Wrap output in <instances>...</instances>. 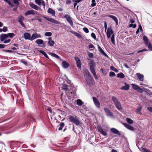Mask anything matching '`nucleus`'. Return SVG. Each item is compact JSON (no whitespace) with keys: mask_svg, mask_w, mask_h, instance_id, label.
<instances>
[{"mask_svg":"<svg viewBox=\"0 0 152 152\" xmlns=\"http://www.w3.org/2000/svg\"><path fill=\"white\" fill-rule=\"evenodd\" d=\"M20 24L24 28H26V26L25 25L24 23H23V22L20 23Z\"/></svg>","mask_w":152,"mask_h":152,"instance_id":"56","label":"nucleus"},{"mask_svg":"<svg viewBox=\"0 0 152 152\" xmlns=\"http://www.w3.org/2000/svg\"><path fill=\"white\" fill-rule=\"evenodd\" d=\"M64 18H65L67 21L72 26H73V22L72 21V18L70 15H65Z\"/></svg>","mask_w":152,"mask_h":152,"instance_id":"11","label":"nucleus"},{"mask_svg":"<svg viewBox=\"0 0 152 152\" xmlns=\"http://www.w3.org/2000/svg\"><path fill=\"white\" fill-rule=\"evenodd\" d=\"M110 69L111 70L114 71L115 72H118V71L116 68H115L113 66H110Z\"/></svg>","mask_w":152,"mask_h":152,"instance_id":"38","label":"nucleus"},{"mask_svg":"<svg viewBox=\"0 0 152 152\" xmlns=\"http://www.w3.org/2000/svg\"><path fill=\"white\" fill-rule=\"evenodd\" d=\"M35 2L39 5L41 4L44 7L45 6V2L43 0H35Z\"/></svg>","mask_w":152,"mask_h":152,"instance_id":"20","label":"nucleus"},{"mask_svg":"<svg viewBox=\"0 0 152 152\" xmlns=\"http://www.w3.org/2000/svg\"><path fill=\"white\" fill-rule=\"evenodd\" d=\"M131 85L132 88L137 92L140 93L143 92L144 91L143 89L137 85L134 84H132Z\"/></svg>","mask_w":152,"mask_h":152,"instance_id":"7","label":"nucleus"},{"mask_svg":"<svg viewBox=\"0 0 152 152\" xmlns=\"http://www.w3.org/2000/svg\"><path fill=\"white\" fill-rule=\"evenodd\" d=\"M69 119L70 121L75 124L76 125H79L80 124V121L75 115H70L69 116Z\"/></svg>","mask_w":152,"mask_h":152,"instance_id":"3","label":"nucleus"},{"mask_svg":"<svg viewBox=\"0 0 152 152\" xmlns=\"http://www.w3.org/2000/svg\"><path fill=\"white\" fill-rule=\"evenodd\" d=\"M83 30L85 32L87 33H88L89 32V30L88 28H87L84 27L83 28Z\"/></svg>","mask_w":152,"mask_h":152,"instance_id":"50","label":"nucleus"},{"mask_svg":"<svg viewBox=\"0 0 152 152\" xmlns=\"http://www.w3.org/2000/svg\"><path fill=\"white\" fill-rule=\"evenodd\" d=\"M19 0H13V2L15 4L18 6L19 5Z\"/></svg>","mask_w":152,"mask_h":152,"instance_id":"43","label":"nucleus"},{"mask_svg":"<svg viewBox=\"0 0 152 152\" xmlns=\"http://www.w3.org/2000/svg\"><path fill=\"white\" fill-rule=\"evenodd\" d=\"M24 38L26 40H28L31 41V34L25 32L24 33Z\"/></svg>","mask_w":152,"mask_h":152,"instance_id":"16","label":"nucleus"},{"mask_svg":"<svg viewBox=\"0 0 152 152\" xmlns=\"http://www.w3.org/2000/svg\"><path fill=\"white\" fill-rule=\"evenodd\" d=\"M7 34L8 37H9L11 38H13L15 36V34L13 33H9Z\"/></svg>","mask_w":152,"mask_h":152,"instance_id":"40","label":"nucleus"},{"mask_svg":"<svg viewBox=\"0 0 152 152\" xmlns=\"http://www.w3.org/2000/svg\"><path fill=\"white\" fill-rule=\"evenodd\" d=\"M35 42L38 45H42V47H45L46 46L47 42H44L42 39H37L35 41Z\"/></svg>","mask_w":152,"mask_h":152,"instance_id":"10","label":"nucleus"},{"mask_svg":"<svg viewBox=\"0 0 152 152\" xmlns=\"http://www.w3.org/2000/svg\"><path fill=\"white\" fill-rule=\"evenodd\" d=\"M51 55L52 56L54 57L57 59H59V57L58 55L55 53H51Z\"/></svg>","mask_w":152,"mask_h":152,"instance_id":"45","label":"nucleus"},{"mask_svg":"<svg viewBox=\"0 0 152 152\" xmlns=\"http://www.w3.org/2000/svg\"><path fill=\"white\" fill-rule=\"evenodd\" d=\"M62 66L65 69L67 68L69 66V64L65 61H64L62 62Z\"/></svg>","mask_w":152,"mask_h":152,"instance_id":"31","label":"nucleus"},{"mask_svg":"<svg viewBox=\"0 0 152 152\" xmlns=\"http://www.w3.org/2000/svg\"><path fill=\"white\" fill-rule=\"evenodd\" d=\"M75 59L76 61L77 67L79 68H81V63L79 58L78 57H75Z\"/></svg>","mask_w":152,"mask_h":152,"instance_id":"18","label":"nucleus"},{"mask_svg":"<svg viewBox=\"0 0 152 152\" xmlns=\"http://www.w3.org/2000/svg\"><path fill=\"white\" fill-rule=\"evenodd\" d=\"M97 128L98 131L102 135L105 136L107 135V131L104 129L101 126H97Z\"/></svg>","mask_w":152,"mask_h":152,"instance_id":"6","label":"nucleus"},{"mask_svg":"<svg viewBox=\"0 0 152 152\" xmlns=\"http://www.w3.org/2000/svg\"><path fill=\"white\" fill-rule=\"evenodd\" d=\"M106 16L112 18L115 22L116 25L118 24V20L117 18L115 16L112 15H107Z\"/></svg>","mask_w":152,"mask_h":152,"instance_id":"30","label":"nucleus"},{"mask_svg":"<svg viewBox=\"0 0 152 152\" xmlns=\"http://www.w3.org/2000/svg\"><path fill=\"white\" fill-rule=\"evenodd\" d=\"M18 21L19 23L20 22H23V21L24 20V18L23 17L22 15H20L18 17Z\"/></svg>","mask_w":152,"mask_h":152,"instance_id":"32","label":"nucleus"},{"mask_svg":"<svg viewBox=\"0 0 152 152\" xmlns=\"http://www.w3.org/2000/svg\"><path fill=\"white\" fill-rule=\"evenodd\" d=\"M142 109V107L141 106H140L139 107L137 108L136 111L137 113L138 114H141V110Z\"/></svg>","mask_w":152,"mask_h":152,"instance_id":"36","label":"nucleus"},{"mask_svg":"<svg viewBox=\"0 0 152 152\" xmlns=\"http://www.w3.org/2000/svg\"><path fill=\"white\" fill-rule=\"evenodd\" d=\"M47 12L51 14L52 16H55V11L54 10L50 8H49L48 9Z\"/></svg>","mask_w":152,"mask_h":152,"instance_id":"27","label":"nucleus"},{"mask_svg":"<svg viewBox=\"0 0 152 152\" xmlns=\"http://www.w3.org/2000/svg\"><path fill=\"white\" fill-rule=\"evenodd\" d=\"M39 52L42 54L46 58H49L48 56L45 52L41 50H40Z\"/></svg>","mask_w":152,"mask_h":152,"instance_id":"37","label":"nucleus"},{"mask_svg":"<svg viewBox=\"0 0 152 152\" xmlns=\"http://www.w3.org/2000/svg\"><path fill=\"white\" fill-rule=\"evenodd\" d=\"M112 100L114 103L117 109L119 110H122V108L121 107L120 102L115 96L113 97Z\"/></svg>","mask_w":152,"mask_h":152,"instance_id":"4","label":"nucleus"},{"mask_svg":"<svg viewBox=\"0 0 152 152\" xmlns=\"http://www.w3.org/2000/svg\"><path fill=\"white\" fill-rule=\"evenodd\" d=\"M9 5H10L11 7H13V6H14V5L11 3V2L10 1H9V2H8L7 3Z\"/></svg>","mask_w":152,"mask_h":152,"instance_id":"63","label":"nucleus"},{"mask_svg":"<svg viewBox=\"0 0 152 152\" xmlns=\"http://www.w3.org/2000/svg\"><path fill=\"white\" fill-rule=\"evenodd\" d=\"M98 48L99 52L103 55H104L105 56L108 57V56L104 52V51L100 47V46L98 45Z\"/></svg>","mask_w":152,"mask_h":152,"instance_id":"21","label":"nucleus"},{"mask_svg":"<svg viewBox=\"0 0 152 152\" xmlns=\"http://www.w3.org/2000/svg\"><path fill=\"white\" fill-rule=\"evenodd\" d=\"M37 11H35L34 10H28L25 13L24 15L26 16L28 15L32 14L34 15L35 14H37Z\"/></svg>","mask_w":152,"mask_h":152,"instance_id":"17","label":"nucleus"},{"mask_svg":"<svg viewBox=\"0 0 152 152\" xmlns=\"http://www.w3.org/2000/svg\"><path fill=\"white\" fill-rule=\"evenodd\" d=\"M70 32L79 38H81L82 36L80 34L74 31H71Z\"/></svg>","mask_w":152,"mask_h":152,"instance_id":"29","label":"nucleus"},{"mask_svg":"<svg viewBox=\"0 0 152 152\" xmlns=\"http://www.w3.org/2000/svg\"><path fill=\"white\" fill-rule=\"evenodd\" d=\"M2 31L4 32H5L6 31H7V28L6 26H4L3 29Z\"/></svg>","mask_w":152,"mask_h":152,"instance_id":"53","label":"nucleus"},{"mask_svg":"<svg viewBox=\"0 0 152 152\" xmlns=\"http://www.w3.org/2000/svg\"><path fill=\"white\" fill-rule=\"evenodd\" d=\"M77 104L79 106H81L83 104V102L80 99H78L77 100Z\"/></svg>","mask_w":152,"mask_h":152,"instance_id":"33","label":"nucleus"},{"mask_svg":"<svg viewBox=\"0 0 152 152\" xmlns=\"http://www.w3.org/2000/svg\"><path fill=\"white\" fill-rule=\"evenodd\" d=\"M41 37V35L39 34H38L37 33H34L32 34L31 35V41H32L36 39L40 38Z\"/></svg>","mask_w":152,"mask_h":152,"instance_id":"15","label":"nucleus"},{"mask_svg":"<svg viewBox=\"0 0 152 152\" xmlns=\"http://www.w3.org/2000/svg\"><path fill=\"white\" fill-rule=\"evenodd\" d=\"M104 110L107 116L112 117L113 116V114L111 111L107 108L105 107Z\"/></svg>","mask_w":152,"mask_h":152,"instance_id":"19","label":"nucleus"},{"mask_svg":"<svg viewBox=\"0 0 152 152\" xmlns=\"http://www.w3.org/2000/svg\"><path fill=\"white\" fill-rule=\"evenodd\" d=\"M88 47L89 48L92 50H93L94 49V45L92 44L89 45Z\"/></svg>","mask_w":152,"mask_h":152,"instance_id":"54","label":"nucleus"},{"mask_svg":"<svg viewBox=\"0 0 152 152\" xmlns=\"http://www.w3.org/2000/svg\"><path fill=\"white\" fill-rule=\"evenodd\" d=\"M85 78L88 85H90L92 83L94 79L88 70L85 71Z\"/></svg>","mask_w":152,"mask_h":152,"instance_id":"2","label":"nucleus"},{"mask_svg":"<svg viewBox=\"0 0 152 152\" xmlns=\"http://www.w3.org/2000/svg\"><path fill=\"white\" fill-rule=\"evenodd\" d=\"M72 84H70V88L69 91H70V93L73 95H75L76 94V89L74 87Z\"/></svg>","mask_w":152,"mask_h":152,"instance_id":"14","label":"nucleus"},{"mask_svg":"<svg viewBox=\"0 0 152 152\" xmlns=\"http://www.w3.org/2000/svg\"><path fill=\"white\" fill-rule=\"evenodd\" d=\"M115 75V73L112 72H110L109 76L110 77L114 76Z\"/></svg>","mask_w":152,"mask_h":152,"instance_id":"49","label":"nucleus"},{"mask_svg":"<svg viewBox=\"0 0 152 152\" xmlns=\"http://www.w3.org/2000/svg\"><path fill=\"white\" fill-rule=\"evenodd\" d=\"M110 131L114 134H115L119 135H121V134L119 132L117 129L115 128H111L110 129Z\"/></svg>","mask_w":152,"mask_h":152,"instance_id":"22","label":"nucleus"},{"mask_svg":"<svg viewBox=\"0 0 152 152\" xmlns=\"http://www.w3.org/2000/svg\"><path fill=\"white\" fill-rule=\"evenodd\" d=\"M117 77L120 78H124L125 77V76L123 73H120L117 74Z\"/></svg>","mask_w":152,"mask_h":152,"instance_id":"35","label":"nucleus"},{"mask_svg":"<svg viewBox=\"0 0 152 152\" xmlns=\"http://www.w3.org/2000/svg\"><path fill=\"white\" fill-rule=\"evenodd\" d=\"M130 27H132L133 28H135L136 27V24H131L129 25Z\"/></svg>","mask_w":152,"mask_h":152,"instance_id":"52","label":"nucleus"},{"mask_svg":"<svg viewBox=\"0 0 152 152\" xmlns=\"http://www.w3.org/2000/svg\"><path fill=\"white\" fill-rule=\"evenodd\" d=\"M43 18L51 22L52 23H53L54 24H61L62 23L54 19L49 18H47L45 16H44Z\"/></svg>","mask_w":152,"mask_h":152,"instance_id":"9","label":"nucleus"},{"mask_svg":"<svg viewBox=\"0 0 152 152\" xmlns=\"http://www.w3.org/2000/svg\"><path fill=\"white\" fill-rule=\"evenodd\" d=\"M111 41L113 44H115L114 34H113L112 35L111 38Z\"/></svg>","mask_w":152,"mask_h":152,"instance_id":"42","label":"nucleus"},{"mask_svg":"<svg viewBox=\"0 0 152 152\" xmlns=\"http://www.w3.org/2000/svg\"><path fill=\"white\" fill-rule=\"evenodd\" d=\"M7 34H2L0 36V40L1 41H3L7 37Z\"/></svg>","mask_w":152,"mask_h":152,"instance_id":"24","label":"nucleus"},{"mask_svg":"<svg viewBox=\"0 0 152 152\" xmlns=\"http://www.w3.org/2000/svg\"><path fill=\"white\" fill-rule=\"evenodd\" d=\"M52 35V34L51 32H46L45 34L44 35L45 36L50 37Z\"/></svg>","mask_w":152,"mask_h":152,"instance_id":"44","label":"nucleus"},{"mask_svg":"<svg viewBox=\"0 0 152 152\" xmlns=\"http://www.w3.org/2000/svg\"><path fill=\"white\" fill-rule=\"evenodd\" d=\"M87 54L88 57L90 58H91L93 57V54L92 53L88 52L87 53Z\"/></svg>","mask_w":152,"mask_h":152,"instance_id":"47","label":"nucleus"},{"mask_svg":"<svg viewBox=\"0 0 152 152\" xmlns=\"http://www.w3.org/2000/svg\"><path fill=\"white\" fill-rule=\"evenodd\" d=\"M6 46V45L4 44H0V48H3Z\"/></svg>","mask_w":152,"mask_h":152,"instance_id":"58","label":"nucleus"},{"mask_svg":"<svg viewBox=\"0 0 152 152\" xmlns=\"http://www.w3.org/2000/svg\"><path fill=\"white\" fill-rule=\"evenodd\" d=\"M147 109L149 111L152 113V107H148Z\"/></svg>","mask_w":152,"mask_h":152,"instance_id":"59","label":"nucleus"},{"mask_svg":"<svg viewBox=\"0 0 152 152\" xmlns=\"http://www.w3.org/2000/svg\"><path fill=\"white\" fill-rule=\"evenodd\" d=\"M143 39L145 44L148 46L149 50L152 51V45L151 43L149 42L148 37L145 36H144L143 37Z\"/></svg>","mask_w":152,"mask_h":152,"instance_id":"5","label":"nucleus"},{"mask_svg":"<svg viewBox=\"0 0 152 152\" xmlns=\"http://www.w3.org/2000/svg\"><path fill=\"white\" fill-rule=\"evenodd\" d=\"M64 123L63 122L61 123L60 125V127L58 128V130L59 131L61 130H62L63 128L64 127Z\"/></svg>","mask_w":152,"mask_h":152,"instance_id":"41","label":"nucleus"},{"mask_svg":"<svg viewBox=\"0 0 152 152\" xmlns=\"http://www.w3.org/2000/svg\"><path fill=\"white\" fill-rule=\"evenodd\" d=\"M91 2L92 4H91V6L92 7H94L96 5V4L95 3L96 1L95 0H92Z\"/></svg>","mask_w":152,"mask_h":152,"instance_id":"46","label":"nucleus"},{"mask_svg":"<svg viewBox=\"0 0 152 152\" xmlns=\"http://www.w3.org/2000/svg\"><path fill=\"white\" fill-rule=\"evenodd\" d=\"M48 43L50 46H53L55 44V42L54 41L50 42H48Z\"/></svg>","mask_w":152,"mask_h":152,"instance_id":"39","label":"nucleus"},{"mask_svg":"<svg viewBox=\"0 0 152 152\" xmlns=\"http://www.w3.org/2000/svg\"><path fill=\"white\" fill-rule=\"evenodd\" d=\"M91 36L95 40H96V36L95 34L94 33H92L91 34Z\"/></svg>","mask_w":152,"mask_h":152,"instance_id":"48","label":"nucleus"},{"mask_svg":"<svg viewBox=\"0 0 152 152\" xmlns=\"http://www.w3.org/2000/svg\"><path fill=\"white\" fill-rule=\"evenodd\" d=\"M69 88H70V84H64L62 85V89L67 94V93L69 91Z\"/></svg>","mask_w":152,"mask_h":152,"instance_id":"8","label":"nucleus"},{"mask_svg":"<svg viewBox=\"0 0 152 152\" xmlns=\"http://www.w3.org/2000/svg\"><path fill=\"white\" fill-rule=\"evenodd\" d=\"M138 29L140 30L141 31L142 30V26H141V25H139V28H138Z\"/></svg>","mask_w":152,"mask_h":152,"instance_id":"64","label":"nucleus"},{"mask_svg":"<svg viewBox=\"0 0 152 152\" xmlns=\"http://www.w3.org/2000/svg\"><path fill=\"white\" fill-rule=\"evenodd\" d=\"M136 75L137 76L139 80L142 81L144 80V76L143 75L140 74L139 73H137Z\"/></svg>","mask_w":152,"mask_h":152,"instance_id":"26","label":"nucleus"},{"mask_svg":"<svg viewBox=\"0 0 152 152\" xmlns=\"http://www.w3.org/2000/svg\"><path fill=\"white\" fill-rule=\"evenodd\" d=\"M126 121L128 123L130 124H132L134 123L133 121L129 118H127Z\"/></svg>","mask_w":152,"mask_h":152,"instance_id":"34","label":"nucleus"},{"mask_svg":"<svg viewBox=\"0 0 152 152\" xmlns=\"http://www.w3.org/2000/svg\"><path fill=\"white\" fill-rule=\"evenodd\" d=\"M71 3V0H66V3L67 4H69Z\"/></svg>","mask_w":152,"mask_h":152,"instance_id":"57","label":"nucleus"},{"mask_svg":"<svg viewBox=\"0 0 152 152\" xmlns=\"http://www.w3.org/2000/svg\"><path fill=\"white\" fill-rule=\"evenodd\" d=\"M30 6L32 8L36 10H38L39 8L38 7L37 5H36L34 4L33 3L31 2L29 4Z\"/></svg>","mask_w":152,"mask_h":152,"instance_id":"25","label":"nucleus"},{"mask_svg":"<svg viewBox=\"0 0 152 152\" xmlns=\"http://www.w3.org/2000/svg\"><path fill=\"white\" fill-rule=\"evenodd\" d=\"M142 152H151L146 148H142Z\"/></svg>","mask_w":152,"mask_h":152,"instance_id":"51","label":"nucleus"},{"mask_svg":"<svg viewBox=\"0 0 152 152\" xmlns=\"http://www.w3.org/2000/svg\"><path fill=\"white\" fill-rule=\"evenodd\" d=\"M129 84H127L126 83H125V86H123L121 88L122 90H128L129 89Z\"/></svg>","mask_w":152,"mask_h":152,"instance_id":"28","label":"nucleus"},{"mask_svg":"<svg viewBox=\"0 0 152 152\" xmlns=\"http://www.w3.org/2000/svg\"><path fill=\"white\" fill-rule=\"evenodd\" d=\"M123 124L124 125V126L128 129L132 131L134 130V128L132 126L130 125L127 124L125 123H124Z\"/></svg>","mask_w":152,"mask_h":152,"instance_id":"23","label":"nucleus"},{"mask_svg":"<svg viewBox=\"0 0 152 152\" xmlns=\"http://www.w3.org/2000/svg\"><path fill=\"white\" fill-rule=\"evenodd\" d=\"M90 61L89 64L90 65V70L93 74L94 78L96 80L98 79V77L96 75L95 70V68L96 66V64L94 61L92 59H88Z\"/></svg>","mask_w":152,"mask_h":152,"instance_id":"1","label":"nucleus"},{"mask_svg":"<svg viewBox=\"0 0 152 152\" xmlns=\"http://www.w3.org/2000/svg\"><path fill=\"white\" fill-rule=\"evenodd\" d=\"M21 61V62L23 63L24 64H25V65H27V62H26V61H25L24 60H22Z\"/></svg>","mask_w":152,"mask_h":152,"instance_id":"60","label":"nucleus"},{"mask_svg":"<svg viewBox=\"0 0 152 152\" xmlns=\"http://www.w3.org/2000/svg\"><path fill=\"white\" fill-rule=\"evenodd\" d=\"M93 100L95 106L99 108L100 107V104L98 99L95 97L93 98Z\"/></svg>","mask_w":152,"mask_h":152,"instance_id":"13","label":"nucleus"},{"mask_svg":"<svg viewBox=\"0 0 152 152\" xmlns=\"http://www.w3.org/2000/svg\"><path fill=\"white\" fill-rule=\"evenodd\" d=\"M10 41H11V40L10 39H8L7 40H6L5 41L4 40V41H4L3 42L4 43L6 44V43H8L9 42H10Z\"/></svg>","mask_w":152,"mask_h":152,"instance_id":"55","label":"nucleus"},{"mask_svg":"<svg viewBox=\"0 0 152 152\" xmlns=\"http://www.w3.org/2000/svg\"><path fill=\"white\" fill-rule=\"evenodd\" d=\"M104 27L105 28V31H106L107 29V24L106 22H105V23H104Z\"/></svg>","mask_w":152,"mask_h":152,"instance_id":"62","label":"nucleus"},{"mask_svg":"<svg viewBox=\"0 0 152 152\" xmlns=\"http://www.w3.org/2000/svg\"><path fill=\"white\" fill-rule=\"evenodd\" d=\"M106 33L107 37L108 38H109L110 37L111 34L113 35V31L111 27H109L108 28Z\"/></svg>","mask_w":152,"mask_h":152,"instance_id":"12","label":"nucleus"},{"mask_svg":"<svg viewBox=\"0 0 152 152\" xmlns=\"http://www.w3.org/2000/svg\"><path fill=\"white\" fill-rule=\"evenodd\" d=\"M147 51V50L146 49H142V50H141L138 51L137 52H138V53H140V52H143V51Z\"/></svg>","mask_w":152,"mask_h":152,"instance_id":"61","label":"nucleus"}]
</instances>
